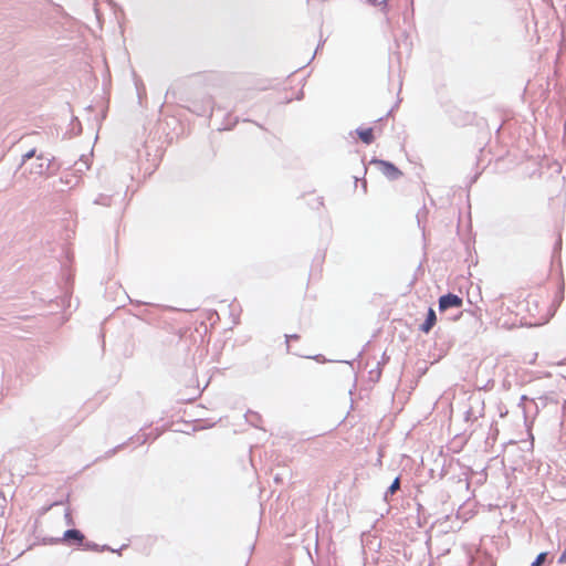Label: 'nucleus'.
<instances>
[{"label":"nucleus","instance_id":"f257e3e1","mask_svg":"<svg viewBox=\"0 0 566 566\" xmlns=\"http://www.w3.org/2000/svg\"><path fill=\"white\" fill-rule=\"evenodd\" d=\"M463 304V301L460 296L455 295V294H447V295H442L440 298H439V310L441 312L450 308V307H461Z\"/></svg>","mask_w":566,"mask_h":566},{"label":"nucleus","instance_id":"f03ea898","mask_svg":"<svg viewBox=\"0 0 566 566\" xmlns=\"http://www.w3.org/2000/svg\"><path fill=\"white\" fill-rule=\"evenodd\" d=\"M376 165L379 167V170L390 179H397L401 176V171L389 161L377 160Z\"/></svg>","mask_w":566,"mask_h":566},{"label":"nucleus","instance_id":"7ed1b4c3","mask_svg":"<svg viewBox=\"0 0 566 566\" xmlns=\"http://www.w3.org/2000/svg\"><path fill=\"white\" fill-rule=\"evenodd\" d=\"M436 323H437L436 312L433 308L430 307L428 310L427 317H426L424 322L422 324H420L419 329L422 333L427 334L432 329V327L436 325Z\"/></svg>","mask_w":566,"mask_h":566},{"label":"nucleus","instance_id":"20e7f679","mask_svg":"<svg viewBox=\"0 0 566 566\" xmlns=\"http://www.w3.org/2000/svg\"><path fill=\"white\" fill-rule=\"evenodd\" d=\"M357 134H358L359 138L361 139V142H364L367 145H369L374 142L373 128L358 129Z\"/></svg>","mask_w":566,"mask_h":566},{"label":"nucleus","instance_id":"39448f33","mask_svg":"<svg viewBox=\"0 0 566 566\" xmlns=\"http://www.w3.org/2000/svg\"><path fill=\"white\" fill-rule=\"evenodd\" d=\"M65 541H76L78 543H82L83 539H84V536L83 534L77 531V530H67L65 533H64V537H63Z\"/></svg>","mask_w":566,"mask_h":566},{"label":"nucleus","instance_id":"423d86ee","mask_svg":"<svg viewBox=\"0 0 566 566\" xmlns=\"http://www.w3.org/2000/svg\"><path fill=\"white\" fill-rule=\"evenodd\" d=\"M38 160L40 161L39 164H36V166L34 168H31L30 169V175H43L46 167L43 163V159L42 158H38Z\"/></svg>","mask_w":566,"mask_h":566},{"label":"nucleus","instance_id":"0eeeda50","mask_svg":"<svg viewBox=\"0 0 566 566\" xmlns=\"http://www.w3.org/2000/svg\"><path fill=\"white\" fill-rule=\"evenodd\" d=\"M546 557H547V553L538 554L537 557L535 558V560L532 563L531 566H542L543 563L546 560Z\"/></svg>","mask_w":566,"mask_h":566},{"label":"nucleus","instance_id":"6e6552de","mask_svg":"<svg viewBox=\"0 0 566 566\" xmlns=\"http://www.w3.org/2000/svg\"><path fill=\"white\" fill-rule=\"evenodd\" d=\"M399 488H400V479H399V478H396V479L394 480V482L391 483V485L389 486L388 492H389L390 494H394L396 491H398V490H399Z\"/></svg>","mask_w":566,"mask_h":566},{"label":"nucleus","instance_id":"1a4fd4ad","mask_svg":"<svg viewBox=\"0 0 566 566\" xmlns=\"http://www.w3.org/2000/svg\"><path fill=\"white\" fill-rule=\"evenodd\" d=\"M35 150L32 149L23 156L24 160L31 159L34 156Z\"/></svg>","mask_w":566,"mask_h":566},{"label":"nucleus","instance_id":"9d476101","mask_svg":"<svg viewBox=\"0 0 566 566\" xmlns=\"http://www.w3.org/2000/svg\"><path fill=\"white\" fill-rule=\"evenodd\" d=\"M558 562L560 564H565L566 563V548L563 551Z\"/></svg>","mask_w":566,"mask_h":566},{"label":"nucleus","instance_id":"9b49d317","mask_svg":"<svg viewBox=\"0 0 566 566\" xmlns=\"http://www.w3.org/2000/svg\"><path fill=\"white\" fill-rule=\"evenodd\" d=\"M290 338H294V339H297V335H293V336H290Z\"/></svg>","mask_w":566,"mask_h":566}]
</instances>
